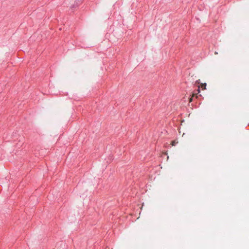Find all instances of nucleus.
Here are the masks:
<instances>
[{"mask_svg":"<svg viewBox=\"0 0 249 249\" xmlns=\"http://www.w3.org/2000/svg\"><path fill=\"white\" fill-rule=\"evenodd\" d=\"M197 92H193L192 95H191L189 97V103H191L193 101V98L196 97V98H197L198 97V96L197 95V94L199 93L200 91V87H199L198 89L196 90Z\"/></svg>","mask_w":249,"mask_h":249,"instance_id":"nucleus-1","label":"nucleus"},{"mask_svg":"<svg viewBox=\"0 0 249 249\" xmlns=\"http://www.w3.org/2000/svg\"><path fill=\"white\" fill-rule=\"evenodd\" d=\"M80 2L79 1H75L74 4L72 6V8L77 7L79 5Z\"/></svg>","mask_w":249,"mask_h":249,"instance_id":"nucleus-2","label":"nucleus"},{"mask_svg":"<svg viewBox=\"0 0 249 249\" xmlns=\"http://www.w3.org/2000/svg\"><path fill=\"white\" fill-rule=\"evenodd\" d=\"M206 87V83L202 84L201 86V88L202 89H205Z\"/></svg>","mask_w":249,"mask_h":249,"instance_id":"nucleus-3","label":"nucleus"},{"mask_svg":"<svg viewBox=\"0 0 249 249\" xmlns=\"http://www.w3.org/2000/svg\"><path fill=\"white\" fill-rule=\"evenodd\" d=\"M175 144H176V142H175V141H172V145L174 146V145H175Z\"/></svg>","mask_w":249,"mask_h":249,"instance_id":"nucleus-4","label":"nucleus"}]
</instances>
